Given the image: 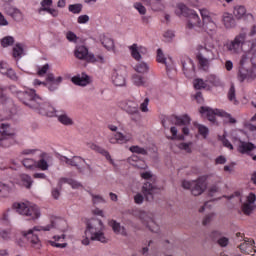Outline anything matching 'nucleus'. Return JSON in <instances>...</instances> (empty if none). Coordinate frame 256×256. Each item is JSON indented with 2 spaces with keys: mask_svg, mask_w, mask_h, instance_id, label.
<instances>
[{
  "mask_svg": "<svg viewBox=\"0 0 256 256\" xmlns=\"http://www.w3.org/2000/svg\"><path fill=\"white\" fill-rule=\"evenodd\" d=\"M105 225L103 221L98 218L89 219L86 222V229L82 239V245H90L91 241H99L100 243H107L105 237Z\"/></svg>",
  "mask_w": 256,
  "mask_h": 256,
  "instance_id": "f257e3e1",
  "label": "nucleus"
},
{
  "mask_svg": "<svg viewBox=\"0 0 256 256\" xmlns=\"http://www.w3.org/2000/svg\"><path fill=\"white\" fill-rule=\"evenodd\" d=\"M175 13L178 17H181V15L186 17V29H189V31H196V33H201L203 18L199 16L197 11L188 8L185 3L180 2L176 5Z\"/></svg>",
  "mask_w": 256,
  "mask_h": 256,
  "instance_id": "f03ea898",
  "label": "nucleus"
},
{
  "mask_svg": "<svg viewBox=\"0 0 256 256\" xmlns=\"http://www.w3.org/2000/svg\"><path fill=\"white\" fill-rule=\"evenodd\" d=\"M199 13L202 19L201 33L215 35L217 33V14L207 10V8H200Z\"/></svg>",
  "mask_w": 256,
  "mask_h": 256,
  "instance_id": "7ed1b4c3",
  "label": "nucleus"
},
{
  "mask_svg": "<svg viewBox=\"0 0 256 256\" xmlns=\"http://www.w3.org/2000/svg\"><path fill=\"white\" fill-rule=\"evenodd\" d=\"M215 46L212 43L204 42L196 46V59L199 65H209L215 59Z\"/></svg>",
  "mask_w": 256,
  "mask_h": 256,
  "instance_id": "20e7f679",
  "label": "nucleus"
},
{
  "mask_svg": "<svg viewBox=\"0 0 256 256\" xmlns=\"http://www.w3.org/2000/svg\"><path fill=\"white\" fill-rule=\"evenodd\" d=\"M74 55L76 59L87 61V63H100L101 65L107 63V58L104 55L95 56V54L89 53V48L85 45H77L74 49Z\"/></svg>",
  "mask_w": 256,
  "mask_h": 256,
  "instance_id": "39448f33",
  "label": "nucleus"
},
{
  "mask_svg": "<svg viewBox=\"0 0 256 256\" xmlns=\"http://www.w3.org/2000/svg\"><path fill=\"white\" fill-rule=\"evenodd\" d=\"M199 112L201 113V115H205L208 121H210L211 123H215V116L224 117L225 123H232V124L237 123V120L235 118H232L231 114L223 110L212 109L207 106H202Z\"/></svg>",
  "mask_w": 256,
  "mask_h": 256,
  "instance_id": "423d86ee",
  "label": "nucleus"
},
{
  "mask_svg": "<svg viewBox=\"0 0 256 256\" xmlns=\"http://www.w3.org/2000/svg\"><path fill=\"white\" fill-rule=\"evenodd\" d=\"M130 215L136 217V219H140V221L152 231V233H157V224H155V220H153V213L143 211V210H131Z\"/></svg>",
  "mask_w": 256,
  "mask_h": 256,
  "instance_id": "0eeeda50",
  "label": "nucleus"
},
{
  "mask_svg": "<svg viewBox=\"0 0 256 256\" xmlns=\"http://www.w3.org/2000/svg\"><path fill=\"white\" fill-rule=\"evenodd\" d=\"M60 161H62V163H66V165L75 167L78 173H81L82 175H85V165L87 169L93 171L91 165L87 164V161H85V159H83L81 156H73L71 158H67V156H61Z\"/></svg>",
  "mask_w": 256,
  "mask_h": 256,
  "instance_id": "6e6552de",
  "label": "nucleus"
},
{
  "mask_svg": "<svg viewBox=\"0 0 256 256\" xmlns=\"http://www.w3.org/2000/svg\"><path fill=\"white\" fill-rule=\"evenodd\" d=\"M14 207L19 215L30 217L32 220L39 219V217H41V212L36 205L31 206L27 203H17L14 204Z\"/></svg>",
  "mask_w": 256,
  "mask_h": 256,
  "instance_id": "1a4fd4ad",
  "label": "nucleus"
},
{
  "mask_svg": "<svg viewBox=\"0 0 256 256\" xmlns=\"http://www.w3.org/2000/svg\"><path fill=\"white\" fill-rule=\"evenodd\" d=\"M19 99L24 105L30 107V109H39V107H41V97L37 96L34 90L21 92L19 94Z\"/></svg>",
  "mask_w": 256,
  "mask_h": 256,
  "instance_id": "9d476101",
  "label": "nucleus"
},
{
  "mask_svg": "<svg viewBox=\"0 0 256 256\" xmlns=\"http://www.w3.org/2000/svg\"><path fill=\"white\" fill-rule=\"evenodd\" d=\"M246 39L247 28H243L241 32L237 36H235V38L232 41L226 43V49L230 51V53H239Z\"/></svg>",
  "mask_w": 256,
  "mask_h": 256,
  "instance_id": "9b49d317",
  "label": "nucleus"
},
{
  "mask_svg": "<svg viewBox=\"0 0 256 256\" xmlns=\"http://www.w3.org/2000/svg\"><path fill=\"white\" fill-rule=\"evenodd\" d=\"M34 231H50V226H34L33 229L22 232L23 237L27 238V241L31 243L32 247H39L41 240H39V236L33 234Z\"/></svg>",
  "mask_w": 256,
  "mask_h": 256,
  "instance_id": "f8f14e48",
  "label": "nucleus"
},
{
  "mask_svg": "<svg viewBox=\"0 0 256 256\" xmlns=\"http://www.w3.org/2000/svg\"><path fill=\"white\" fill-rule=\"evenodd\" d=\"M112 83L115 87H127V71L125 66H117L114 69Z\"/></svg>",
  "mask_w": 256,
  "mask_h": 256,
  "instance_id": "ddd939ff",
  "label": "nucleus"
},
{
  "mask_svg": "<svg viewBox=\"0 0 256 256\" xmlns=\"http://www.w3.org/2000/svg\"><path fill=\"white\" fill-rule=\"evenodd\" d=\"M206 189L207 178H205V176H201L198 179L192 181L191 193L192 195H194V197H199V195H203Z\"/></svg>",
  "mask_w": 256,
  "mask_h": 256,
  "instance_id": "4468645a",
  "label": "nucleus"
},
{
  "mask_svg": "<svg viewBox=\"0 0 256 256\" xmlns=\"http://www.w3.org/2000/svg\"><path fill=\"white\" fill-rule=\"evenodd\" d=\"M128 49L130 51L131 57L135 61H142L143 55L149 54V49H147V47L135 43L129 46Z\"/></svg>",
  "mask_w": 256,
  "mask_h": 256,
  "instance_id": "2eb2a0df",
  "label": "nucleus"
},
{
  "mask_svg": "<svg viewBox=\"0 0 256 256\" xmlns=\"http://www.w3.org/2000/svg\"><path fill=\"white\" fill-rule=\"evenodd\" d=\"M249 63L256 65V40L252 41L251 49L245 52L240 59V65H247Z\"/></svg>",
  "mask_w": 256,
  "mask_h": 256,
  "instance_id": "dca6fc26",
  "label": "nucleus"
},
{
  "mask_svg": "<svg viewBox=\"0 0 256 256\" xmlns=\"http://www.w3.org/2000/svg\"><path fill=\"white\" fill-rule=\"evenodd\" d=\"M255 68L251 65H241L238 68V79L243 83L245 79H255Z\"/></svg>",
  "mask_w": 256,
  "mask_h": 256,
  "instance_id": "f3484780",
  "label": "nucleus"
},
{
  "mask_svg": "<svg viewBox=\"0 0 256 256\" xmlns=\"http://www.w3.org/2000/svg\"><path fill=\"white\" fill-rule=\"evenodd\" d=\"M255 201H256L255 194L250 193L247 196L246 202L242 204V212L244 213V215H251V213L255 211L256 209Z\"/></svg>",
  "mask_w": 256,
  "mask_h": 256,
  "instance_id": "a211bd4d",
  "label": "nucleus"
},
{
  "mask_svg": "<svg viewBox=\"0 0 256 256\" xmlns=\"http://www.w3.org/2000/svg\"><path fill=\"white\" fill-rule=\"evenodd\" d=\"M142 193L146 198V201H153V195H155V193H159V188L153 186L151 182H146L142 186Z\"/></svg>",
  "mask_w": 256,
  "mask_h": 256,
  "instance_id": "6ab92c4d",
  "label": "nucleus"
},
{
  "mask_svg": "<svg viewBox=\"0 0 256 256\" xmlns=\"http://www.w3.org/2000/svg\"><path fill=\"white\" fill-rule=\"evenodd\" d=\"M71 81L74 85H78L79 87H87V85H90L91 83V77L85 72H82L81 74L73 76Z\"/></svg>",
  "mask_w": 256,
  "mask_h": 256,
  "instance_id": "aec40b11",
  "label": "nucleus"
},
{
  "mask_svg": "<svg viewBox=\"0 0 256 256\" xmlns=\"http://www.w3.org/2000/svg\"><path fill=\"white\" fill-rule=\"evenodd\" d=\"M48 227H50V231L51 229H57L58 231H61V233H65L68 229L67 221L61 218H52Z\"/></svg>",
  "mask_w": 256,
  "mask_h": 256,
  "instance_id": "412c9836",
  "label": "nucleus"
},
{
  "mask_svg": "<svg viewBox=\"0 0 256 256\" xmlns=\"http://www.w3.org/2000/svg\"><path fill=\"white\" fill-rule=\"evenodd\" d=\"M133 8L141 16L142 23H146V24L149 23V20L151 19V17L147 16V7H145V5L142 4V2H134Z\"/></svg>",
  "mask_w": 256,
  "mask_h": 256,
  "instance_id": "4be33fe9",
  "label": "nucleus"
},
{
  "mask_svg": "<svg viewBox=\"0 0 256 256\" xmlns=\"http://www.w3.org/2000/svg\"><path fill=\"white\" fill-rule=\"evenodd\" d=\"M126 113L132 115V121H137L141 118V112H139V105L134 102H128L126 105Z\"/></svg>",
  "mask_w": 256,
  "mask_h": 256,
  "instance_id": "5701e85b",
  "label": "nucleus"
},
{
  "mask_svg": "<svg viewBox=\"0 0 256 256\" xmlns=\"http://www.w3.org/2000/svg\"><path fill=\"white\" fill-rule=\"evenodd\" d=\"M98 43H101V45L105 47L107 51H113V49H115V42L106 34H99Z\"/></svg>",
  "mask_w": 256,
  "mask_h": 256,
  "instance_id": "b1692460",
  "label": "nucleus"
},
{
  "mask_svg": "<svg viewBox=\"0 0 256 256\" xmlns=\"http://www.w3.org/2000/svg\"><path fill=\"white\" fill-rule=\"evenodd\" d=\"M109 225L116 235H122V237H127V235H129L127 233V228L122 226L121 223L117 222L116 220H111Z\"/></svg>",
  "mask_w": 256,
  "mask_h": 256,
  "instance_id": "393cba45",
  "label": "nucleus"
},
{
  "mask_svg": "<svg viewBox=\"0 0 256 256\" xmlns=\"http://www.w3.org/2000/svg\"><path fill=\"white\" fill-rule=\"evenodd\" d=\"M256 146L255 144L251 142H245V141H240V144L238 146V151L239 153L246 154V155H251L252 151H255Z\"/></svg>",
  "mask_w": 256,
  "mask_h": 256,
  "instance_id": "a878e982",
  "label": "nucleus"
},
{
  "mask_svg": "<svg viewBox=\"0 0 256 256\" xmlns=\"http://www.w3.org/2000/svg\"><path fill=\"white\" fill-rule=\"evenodd\" d=\"M156 60L158 63H161L162 65H173V63H175L173 61V58L165 57V53H163V50L161 48L157 49Z\"/></svg>",
  "mask_w": 256,
  "mask_h": 256,
  "instance_id": "bb28decb",
  "label": "nucleus"
},
{
  "mask_svg": "<svg viewBox=\"0 0 256 256\" xmlns=\"http://www.w3.org/2000/svg\"><path fill=\"white\" fill-rule=\"evenodd\" d=\"M144 3H147L150 6V9L154 12L163 11L165 9V4L163 0H143Z\"/></svg>",
  "mask_w": 256,
  "mask_h": 256,
  "instance_id": "cd10ccee",
  "label": "nucleus"
},
{
  "mask_svg": "<svg viewBox=\"0 0 256 256\" xmlns=\"http://www.w3.org/2000/svg\"><path fill=\"white\" fill-rule=\"evenodd\" d=\"M65 183L71 185L72 189H83V184H81V182H78L77 180L71 178H61L58 182V186L60 187V189Z\"/></svg>",
  "mask_w": 256,
  "mask_h": 256,
  "instance_id": "c85d7f7f",
  "label": "nucleus"
},
{
  "mask_svg": "<svg viewBox=\"0 0 256 256\" xmlns=\"http://www.w3.org/2000/svg\"><path fill=\"white\" fill-rule=\"evenodd\" d=\"M174 125H178L179 127H185L191 124V118L189 115L185 114L183 116H174L173 118Z\"/></svg>",
  "mask_w": 256,
  "mask_h": 256,
  "instance_id": "c756f323",
  "label": "nucleus"
},
{
  "mask_svg": "<svg viewBox=\"0 0 256 256\" xmlns=\"http://www.w3.org/2000/svg\"><path fill=\"white\" fill-rule=\"evenodd\" d=\"M0 134L2 135V137L0 138V147H9V145L4 143L6 137H9L11 135V132H9V125L1 123Z\"/></svg>",
  "mask_w": 256,
  "mask_h": 256,
  "instance_id": "7c9ffc66",
  "label": "nucleus"
},
{
  "mask_svg": "<svg viewBox=\"0 0 256 256\" xmlns=\"http://www.w3.org/2000/svg\"><path fill=\"white\" fill-rule=\"evenodd\" d=\"M222 21L226 29H233L235 27V18H233L232 14L225 12L222 16Z\"/></svg>",
  "mask_w": 256,
  "mask_h": 256,
  "instance_id": "2f4dec72",
  "label": "nucleus"
},
{
  "mask_svg": "<svg viewBox=\"0 0 256 256\" xmlns=\"http://www.w3.org/2000/svg\"><path fill=\"white\" fill-rule=\"evenodd\" d=\"M25 55V45L18 43L13 47V57L14 59H21Z\"/></svg>",
  "mask_w": 256,
  "mask_h": 256,
  "instance_id": "473e14b6",
  "label": "nucleus"
},
{
  "mask_svg": "<svg viewBox=\"0 0 256 256\" xmlns=\"http://www.w3.org/2000/svg\"><path fill=\"white\" fill-rule=\"evenodd\" d=\"M8 15H10V17H13L15 21H21V19H23V13L16 7H10L8 9Z\"/></svg>",
  "mask_w": 256,
  "mask_h": 256,
  "instance_id": "72a5a7b5",
  "label": "nucleus"
},
{
  "mask_svg": "<svg viewBox=\"0 0 256 256\" xmlns=\"http://www.w3.org/2000/svg\"><path fill=\"white\" fill-rule=\"evenodd\" d=\"M132 83L133 85H135V87H145V77H143L142 75L134 74L132 75Z\"/></svg>",
  "mask_w": 256,
  "mask_h": 256,
  "instance_id": "f704fd0d",
  "label": "nucleus"
},
{
  "mask_svg": "<svg viewBox=\"0 0 256 256\" xmlns=\"http://www.w3.org/2000/svg\"><path fill=\"white\" fill-rule=\"evenodd\" d=\"M182 69L185 77H187L188 79H193V77L195 76L194 65H184Z\"/></svg>",
  "mask_w": 256,
  "mask_h": 256,
  "instance_id": "c9c22d12",
  "label": "nucleus"
},
{
  "mask_svg": "<svg viewBox=\"0 0 256 256\" xmlns=\"http://www.w3.org/2000/svg\"><path fill=\"white\" fill-rule=\"evenodd\" d=\"M56 117L58 118V121L60 123H62V125H73V119H71L67 114L63 113V114H59L56 115Z\"/></svg>",
  "mask_w": 256,
  "mask_h": 256,
  "instance_id": "e433bc0d",
  "label": "nucleus"
},
{
  "mask_svg": "<svg viewBox=\"0 0 256 256\" xmlns=\"http://www.w3.org/2000/svg\"><path fill=\"white\" fill-rule=\"evenodd\" d=\"M116 141L120 145H123V143H128V141H131V134H123L121 132H117L116 134Z\"/></svg>",
  "mask_w": 256,
  "mask_h": 256,
  "instance_id": "4c0bfd02",
  "label": "nucleus"
},
{
  "mask_svg": "<svg viewBox=\"0 0 256 256\" xmlns=\"http://www.w3.org/2000/svg\"><path fill=\"white\" fill-rule=\"evenodd\" d=\"M233 13L237 19H243L247 13V10L244 8V6H236Z\"/></svg>",
  "mask_w": 256,
  "mask_h": 256,
  "instance_id": "58836bf2",
  "label": "nucleus"
},
{
  "mask_svg": "<svg viewBox=\"0 0 256 256\" xmlns=\"http://www.w3.org/2000/svg\"><path fill=\"white\" fill-rule=\"evenodd\" d=\"M20 179H21L24 187H26V189H31V186L33 185V179L31 178V176H29L27 174H22L20 176Z\"/></svg>",
  "mask_w": 256,
  "mask_h": 256,
  "instance_id": "ea45409f",
  "label": "nucleus"
},
{
  "mask_svg": "<svg viewBox=\"0 0 256 256\" xmlns=\"http://www.w3.org/2000/svg\"><path fill=\"white\" fill-rule=\"evenodd\" d=\"M40 109H44L48 117H57V115L59 114V112H57V110H55V108H53V106L51 105H46L44 107L40 106Z\"/></svg>",
  "mask_w": 256,
  "mask_h": 256,
  "instance_id": "a19ab883",
  "label": "nucleus"
},
{
  "mask_svg": "<svg viewBox=\"0 0 256 256\" xmlns=\"http://www.w3.org/2000/svg\"><path fill=\"white\" fill-rule=\"evenodd\" d=\"M68 11L70 13H73L74 15H79L81 11H83V5L81 4H70L68 6Z\"/></svg>",
  "mask_w": 256,
  "mask_h": 256,
  "instance_id": "79ce46f5",
  "label": "nucleus"
},
{
  "mask_svg": "<svg viewBox=\"0 0 256 256\" xmlns=\"http://www.w3.org/2000/svg\"><path fill=\"white\" fill-rule=\"evenodd\" d=\"M41 7L38 9V13L41 15L43 11L46 9L51 8V5H53V0H42L40 2Z\"/></svg>",
  "mask_w": 256,
  "mask_h": 256,
  "instance_id": "37998d69",
  "label": "nucleus"
},
{
  "mask_svg": "<svg viewBox=\"0 0 256 256\" xmlns=\"http://www.w3.org/2000/svg\"><path fill=\"white\" fill-rule=\"evenodd\" d=\"M13 43H15V38H13L12 36H6L1 40L2 47H11Z\"/></svg>",
  "mask_w": 256,
  "mask_h": 256,
  "instance_id": "c03bdc74",
  "label": "nucleus"
},
{
  "mask_svg": "<svg viewBox=\"0 0 256 256\" xmlns=\"http://www.w3.org/2000/svg\"><path fill=\"white\" fill-rule=\"evenodd\" d=\"M133 69L136 73H139L140 75H145V73H147L149 71V66H147V65H134Z\"/></svg>",
  "mask_w": 256,
  "mask_h": 256,
  "instance_id": "a18cd8bd",
  "label": "nucleus"
},
{
  "mask_svg": "<svg viewBox=\"0 0 256 256\" xmlns=\"http://www.w3.org/2000/svg\"><path fill=\"white\" fill-rule=\"evenodd\" d=\"M22 163L26 169H33V167H37V161L33 159L26 158L22 161Z\"/></svg>",
  "mask_w": 256,
  "mask_h": 256,
  "instance_id": "49530a36",
  "label": "nucleus"
},
{
  "mask_svg": "<svg viewBox=\"0 0 256 256\" xmlns=\"http://www.w3.org/2000/svg\"><path fill=\"white\" fill-rule=\"evenodd\" d=\"M193 85L195 89H205L207 87V83L201 78L195 79Z\"/></svg>",
  "mask_w": 256,
  "mask_h": 256,
  "instance_id": "de8ad7c7",
  "label": "nucleus"
},
{
  "mask_svg": "<svg viewBox=\"0 0 256 256\" xmlns=\"http://www.w3.org/2000/svg\"><path fill=\"white\" fill-rule=\"evenodd\" d=\"M66 39L70 43H77V41H79V37H77V34L74 33L73 31H68L66 33Z\"/></svg>",
  "mask_w": 256,
  "mask_h": 256,
  "instance_id": "09e8293b",
  "label": "nucleus"
},
{
  "mask_svg": "<svg viewBox=\"0 0 256 256\" xmlns=\"http://www.w3.org/2000/svg\"><path fill=\"white\" fill-rule=\"evenodd\" d=\"M11 188L7 184H0V197H7Z\"/></svg>",
  "mask_w": 256,
  "mask_h": 256,
  "instance_id": "8fccbe9b",
  "label": "nucleus"
},
{
  "mask_svg": "<svg viewBox=\"0 0 256 256\" xmlns=\"http://www.w3.org/2000/svg\"><path fill=\"white\" fill-rule=\"evenodd\" d=\"M163 37L167 43H171V41H173L175 38V32L173 30H167L164 32Z\"/></svg>",
  "mask_w": 256,
  "mask_h": 256,
  "instance_id": "3c124183",
  "label": "nucleus"
},
{
  "mask_svg": "<svg viewBox=\"0 0 256 256\" xmlns=\"http://www.w3.org/2000/svg\"><path fill=\"white\" fill-rule=\"evenodd\" d=\"M228 99L232 103H237V98L235 97V86L233 84L228 91Z\"/></svg>",
  "mask_w": 256,
  "mask_h": 256,
  "instance_id": "603ef678",
  "label": "nucleus"
},
{
  "mask_svg": "<svg viewBox=\"0 0 256 256\" xmlns=\"http://www.w3.org/2000/svg\"><path fill=\"white\" fill-rule=\"evenodd\" d=\"M36 167H38V169H41L42 171H47L49 169V164L45 159H41L36 162Z\"/></svg>",
  "mask_w": 256,
  "mask_h": 256,
  "instance_id": "864d4df0",
  "label": "nucleus"
},
{
  "mask_svg": "<svg viewBox=\"0 0 256 256\" xmlns=\"http://www.w3.org/2000/svg\"><path fill=\"white\" fill-rule=\"evenodd\" d=\"M249 245H255V240H244V243L240 244L239 248L242 252H245L249 249Z\"/></svg>",
  "mask_w": 256,
  "mask_h": 256,
  "instance_id": "5fc2aeb1",
  "label": "nucleus"
},
{
  "mask_svg": "<svg viewBox=\"0 0 256 256\" xmlns=\"http://www.w3.org/2000/svg\"><path fill=\"white\" fill-rule=\"evenodd\" d=\"M131 153H137L138 155H147V151L145 148H141L139 146H132L130 147Z\"/></svg>",
  "mask_w": 256,
  "mask_h": 256,
  "instance_id": "6e6d98bb",
  "label": "nucleus"
},
{
  "mask_svg": "<svg viewBox=\"0 0 256 256\" xmlns=\"http://www.w3.org/2000/svg\"><path fill=\"white\" fill-rule=\"evenodd\" d=\"M213 217H215L214 213L206 215L202 220V225L207 227V225H211V221H213Z\"/></svg>",
  "mask_w": 256,
  "mask_h": 256,
  "instance_id": "4d7b16f0",
  "label": "nucleus"
},
{
  "mask_svg": "<svg viewBox=\"0 0 256 256\" xmlns=\"http://www.w3.org/2000/svg\"><path fill=\"white\" fill-rule=\"evenodd\" d=\"M149 98H145L143 103L140 104V110L142 113H149Z\"/></svg>",
  "mask_w": 256,
  "mask_h": 256,
  "instance_id": "13d9d810",
  "label": "nucleus"
},
{
  "mask_svg": "<svg viewBox=\"0 0 256 256\" xmlns=\"http://www.w3.org/2000/svg\"><path fill=\"white\" fill-rule=\"evenodd\" d=\"M208 191H209V195L213 197L215 193H219V191H221V188L219 187L218 184H213L209 187Z\"/></svg>",
  "mask_w": 256,
  "mask_h": 256,
  "instance_id": "bf43d9fd",
  "label": "nucleus"
},
{
  "mask_svg": "<svg viewBox=\"0 0 256 256\" xmlns=\"http://www.w3.org/2000/svg\"><path fill=\"white\" fill-rule=\"evenodd\" d=\"M92 203L93 205H99V203H105V198L101 195H92Z\"/></svg>",
  "mask_w": 256,
  "mask_h": 256,
  "instance_id": "052dcab7",
  "label": "nucleus"
},
{
  "mask_svg": "<svg viewBox=\"0 0 256 256\" xmlns=\"http://www.w3.org/2000/svg\"><path fill=\"white\" fill-rule=\"evenodd\" d=\"M219 139L222 142V145H224V147H227V149L233 150V144H231V142H229L227 138H225V135L219 136Z\"/></svg>",
  "mask_w": 256,
  "mask_h": 256,
  "instance_id": "680f3d73",
  "label": "nucleus"
},
{
  "mask_svg": "<svg viewBox=\"0 0 256 256\" xmlns=\"http://www.w3.org/2000/svg\"><path fill=\"white\" fill-rule=\"evenodd\" d=\"M98 153H100V155H103L104 157H106V159L108 161H110V163H112V165H113V159H111V154H109V152L107 150L100 147L98 149Z\"/></svg>",
  "mask_w": 256,
  "mask_h": 256,
  "instance_id": "e2e57ef3",
  "label": "nucleus"
},
{
  "mask_svg": "<svg viewBox=\"0 0 256 256\" xmlns=\"http://www.w3.org/2000/svg\"><path fill=\"white\" fill-rule=\"evenodd\" d=\"M181 65H193V59H191L189 56H182L180 58Z\"/></svg>",
  "mask_w": 256,
  "mask_h": 256,
  "instance_id": "0e129e2a",
  "label": "nucleus"
},
{
  "mask_svg": "<svg viewBox=\"0 0 256 256\" xmlns=\"http://www.w3.org/2000/svg\"><path fill=\"white\" fill-rule=\"evenodd\" d=\"M166 72H167V76L171 77V75H175V73H177V68H175L174 65H167Z\"/></svg>",
  "mask_w": 256,
  "mask_h": 256,
  "instance_id": "69168bd1",
  "label": "nucleus"
},
{
  "mask_svg": "<svg viewBox=\"0 0 256 256\" xmlns=\"http://www.w3.org/2000/svg\"><path fill=\"white\" fill-rule=\"evenodd\" d=\"M77 23L80 25H85V23H89V15H80L77 19Z\"/></svg>",
  "mask_w": 256,
  "mask_h": 256,
  "instance_id": "338daca9",
  "label": "nucleus"
},
{
  "mask_svg": "<svg viewBox=\"0 0 256 256\" xmlns=\"http://www.w3.org/2000/svg\"><path fill=\"white\" fill-rule=\"evenodd\" d=\"M46 13H49V15H51V17H59V10L55 9V8H48L45 10Z\"/></svg>",
  "mask_w": 256,
  "mask_h": 256,
  "instance_id": "774afa93",
  "label": "nucleus"
}]
</instances>
